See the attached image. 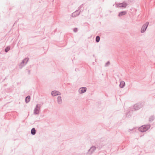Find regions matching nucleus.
Listing matches in <instances>:
<instances>
[{"label": "nucleus", "instance_id": "9d476101", "mask_svg": "<svg viewBox=\"0 0 155 155\" xmlns=\"http://www.w3.org/2000/svg\"><path fill=\"white\" fill-rule=\"evenodd\" d=\"M58 103H61V98L60 96H58Z\"/></svg>", "mask_w": 155, "mask_h": 155}, {"label": "nucleus", "instance_id": "20e7f679", "mask_svg": "<svg viewBox=\"0 0 155 155\" xmlns=\"http://www.w3.org/2000/svg\"><path fill=\"white\" fill-rule=\"evenodd\" d=\"M51 94L53 96H56L57 95H60V93L58 91H53L51 92Z\"/></svg>", "mask_w": 155, "mask_h": 155}, {"label": "nucleus", "instance_id": "0eeeda50", "mask_svg": "<svg viewBox=\"0 0 155 155\" xmlns=\"http://www.w3.org/2000/svg\"><path fill=\"white\" fill-rule=\"evenodd\" d=\"M36 130H35V128H32L31 131V134L33 135H34L36 133Z\"/></svg>", "mask_w": 155, "mask_h": 155}, {"label": "nucleus", "instance_id": "ddd939ff", "mask_svg": "<svg viewBox=\"0 0 155 155\" xmlns=\"http://www.w3.org/2000/svg\"><path fill=\"white\" fill-rule=\"evenodd\" d=\"M10 49V47H8L5 49V51L6 52H7Z\"/></svg>", "mask_w": 155, "mask_h": 155}, {"label": "nucleus", "instance_id": "f8f14e48", "mask_svg": "<svg viewBox=\"0 0 155 155\" xmlns=\"http://www.w3.org/2000/svg\"><path fill=\"white\" fill-rule=\"evenodd\" d=\"M35 113L36 114H38L39 113V110L38 109H35Z\"/></svg>", "mask_w": 155, "mask_h": 155}, {"label": "nucleus", "instance_id": "4468645a", "mask_svg": "<svg viewBox=\"0 0 155 155\" xmlns=\"http://www.w3.org/2000/svg\"><path fill=\"white\" fill-rule=\"evenodd\" d=\"M95 148L94 147H93L91 148L90 150L91 151L92 150H95Z\"/></svg>", "mask_w": 155, "mask_h": 155}, {"label": "nucleus", "instance_id": "f257e3e1", "mask_svg": "<svg viewBox=\"0 0 155 155\" xmlns=\"http://www.w3.org/2000/svg\"><path fill=\"white\" fill-rule=\"evenodd\" d=\"M148 127L147 126L143 125L139 128V130L141 132H144L146 131L148 129Z\"/></svg>", "mask_w": 155, "mask_h": 155}, {"label": "nucleus", "instance_id": "1a4fd4ad", "mask_svg": "<svg viewBox=\"0 0 155 155\" xmlns=\"http://www.w3.org/2000/svg\"><path fill=\"white\" fill-rule=\"evenodd\" d=\"M126 12H125V11H124V12H121L120 13L119 15V16H122L123 15H125L126 14Z\"/></svg>", "mask_w": 155, "mask_h": 155}, {"label": "nucleus", "instance_id": "6e6552de", "mask_svg": "<svg viewBox=\"0 0 155 155\" xmlns=\"http://www.w3.org/2000/svg\"><path fill=\"white\" fill-rule=\"evenodd\" d=\"M30 97L29 96H27L25 98V101L27 103L29 102L30 100Z\"/></svg>", "mask_w": 155, "mask_h": 155}, {"label": "nucleus", "instance_id": "39448f33", "mask_svg": "<svg viewBox=\"0 0 155 155\" xmlns=\"http://www.w3.org/2000/svg\"><path fill=\"white\" fill-rule=\"evenodd\" d=\"M86 89L85 87L81 88L79 90V92L80 93H83L86 91Z\"/></svg>", "mask_w": 155, "mask_h": 155}, {"label": "nucleus", "instance_id": "f03ea898", "mask_svg": "<svg viewBox=\"0 0 155 155\" xmlns=\"http://www.w3.org/2000/svg\"><path fill=\"white\" fill-rule=\"evenodd\" d=\"M148 24L149 23L147 22L143 25L141 29V32L143 33L145 31L147 28V26L148 25Z\"/></svg>", "mask_w": 155, "mask_h": 155}, {"label": "nucleus", "instance_id": "423d86ee", "mask_svg": "<svg viewBox=\"0 0 155 155\" xmlns=\"http://www.w3.org/2000/svg\"><path fill=\"white\" fill-rule=\"evenodd\" d=\"M125 84V82L123 81H121L120 82V87L122 88L124 87Z\"/></svg>", "mask_w": 155, "mask_h": 155}, {"label": "nucleus", "instance_id": "9b49d317", "mask_svg": "<svg viewBox=\"0 0 155 155\" xmlns=\"http://www.w3.org/2000/svg\"><path fill=\"white\" fill-rule=\"evenodd\" d=\"M100 40V38L99 36H97L96 37V41L98 42Z\"/></svg>", "mask_w": 155, "mask_h": 155}, {"label": "nucleus", "instance_id": "7ed1b4c3", "mask_svg": "<svg viewBox=\"0 0 155 155\" xmlns=\"http://www.w3.org/2000/svg\"><path fill=\"white\" fill-rule=\"evenodd\" d=\"M117 6L118 7H122L125 8L126 7L127 5L125 3H121L117 4Z\"/></svg>", "mask_w": 155, "mask_h": 155}]
</instances>
